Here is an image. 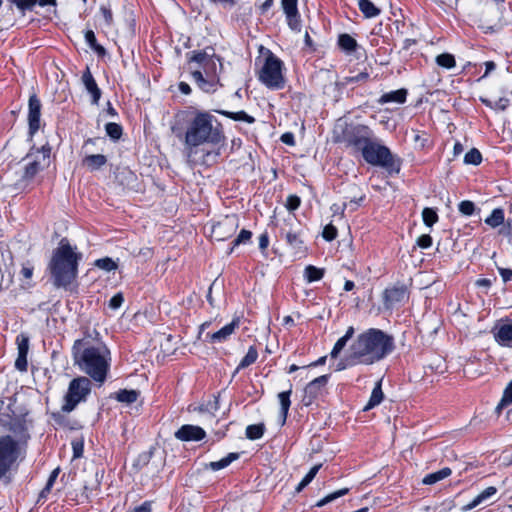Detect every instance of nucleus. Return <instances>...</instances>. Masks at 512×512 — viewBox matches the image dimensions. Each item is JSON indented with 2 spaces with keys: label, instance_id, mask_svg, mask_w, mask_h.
<instances>
[{
  "label": "nucleus",
  "instance_id": "nucleus-38",
  "mask_svg": "<svg viewBox=\"0 0 512 512\" xmlns=\"http://www.w3.org/2000/svg\"><path fill=\"white\" fill-rule=\"evenodd\" d=\"M348 492H349L348 488H342L340 490L332 492V493L328 494L327 496H325L324 498H322L321 500H319L317 502L316 506L323 507L324 505L338 499L339 497L346 495Z\"/></svg>",
  "mask_w": 512,
  "mask_h": 512
},
{
  "label": "nucleus",
  "instance_id": "nucleus-53",
  "mask_svg": "<svg viewBox=\"0 0 512 512\" xmlns=\"http://www.w3.org/2000/svg\"><path fill=\"white\" fill-rule=\"evenodd\" d=\"M124 302V297L122 293L115 294L109 301V307L113 310H116L122 306Z\"/></svg>",
  "mask_w": 512,
  "mask_h": 512
},
{
  "label": "nucleus",
  "instance_id": "nucleus-41",
  "mask_svg": "<svg viewBox=\"0 0 512 512\" xmlns=\"http://www.w3.org/2000/svg\"><path fill=\"white\" fill-rule=\"evenodd\" d=\"M320 468L321 464L314 465L298 484L296 491L300 492L303 488H305L314 479Z\"/></svg>",
  "mask_w": 512,
  "mask_h": 512
},
{
  "label": "nucleus",
  "instance_id": "nucleus-21",
  "mask_svg": "<svg viewBox=\"0 0 512 512\" xmlns=\"http://www.w3.org/2000/svg\"><path fill=\"white\" fill-rule=\"evenodd\" d=\"M355 333V329L353 326H349L345 332V334L337 340L335 343L330 356L331 358H337L340 352L345 348L347 342L353 337Z\"/></svg>",
  "mask_w": 512,
  "mask_h": 512
},
{
  "label": "nucleus",
  "instance_id": "nucleus-7",
  "mask_svg": "<svg viewBox=\"0 0 512 512\" xmlns=\"http://www.w3.org/2000/svg\"><path fill=\"white\" fill-rule=\"evenodd\" d=\"M372 136V131L365 125L339 123L334 129L335 141L345 143L357 151H362L363 147L372 139Z\"/></svg>",
  "mask_w": 512,
  "mask_h": 512
},
{
  "label": "nucleus",
  "instance_id": "nucleus-11",
  "mask_svg": "<svg viewBox=\"0 0 512 512\" xmlns=\"http://www.w3.org/2000/svg\"><path fill=\"white\" fill-rule=\"evenodd\" d=\"M361 153L364 160L373 166L386 169H391L394 166V157L390 150L386 146L373 140V138L363 147Z\"/></svg>",
  "mask_w": 512,
  "mask_h": 512
},
{
  "label": "nucleus",
  "instance_id": "nucleus-56",
  "mask_svg": "<svg viewBox=\"0 0 512 512\" xmlns=\"http://www.w3.org/2000/svg\"><path fill=\"white\" fill-rule=\"evenodd\" d=\"M59 471H60V469H59V468H56V469H54V470L51 472V474H50V476H49V478H48V481H47V483H46V486H45V488L42 490V494H44L45 492H49V491H50L51 487L53 486V484H54L55 480H56V479H57V477H58Z\"/></svg>",
  "mask_w": 512,
  "mask_h": 512
},
{
  "label": "nucleus",
  "instance_id": "nucleus-26",
  "mask_svg": "<svg viewBox=\"0 0 512 512\" xmlns=\"http://www.w3.org/2000/svg\"><path fill=\"white\" fill-rule=\"evenodd\" d=\"M384 398V394L381 387V381H378L372 390L370 399L364 407V411H368L375 406L379 405Z\"/></svg>",
  "mask_w": 512,
  "mask_h": 512
},
{
  "label": "nucleus",
  "instance_id": "nucleus-42",
  "mask_svg": "<svg viewBox=\"0 0 512 512\" xmlns=\"http://www.w3.org/2000/svg\"><path fill=\"white\" fill-rule=\"evenodd\" d=\"M324 275V271L315 266L309 265L305 268V278L308 282L320 280Z\"/></svg>",
  "mask_w": 512,
  "mask_h": 512
},
{
  "label": "nucleus",
  "instance_id": "nucleus-2",
  "mask_svg": "<svg viewBox=\"0 0 512 512\" xmlns=\"http://www.w3.org/2000/svg\"><path fill=\"white\" fill-rule=\"evenodd\" d=\"M224 140L222 124L210 112L196 111L188 122L185 145L195 148L203 144L217 145Z\"/></svg>",
  "mask_w": 512,
  "mask_h": 512
},
{
  "label": "nucleus",
  "instance_id": "nucleus-3",
  "mask_svg": "<svg viewBox=\"0 0 512 512\" xmlns=\"http://www.w3.org/2000/svg\"><path fill=\"white\" fill-rule=\"evenodd\" d=\"M74 360L81 371L93 380L103 383L109 370L110 352L104 345L86 346L82 340L73 346Z\"/></svg>",
  "mask_w": 512,
  "mask_h": 512
},
{
  "label": "nucleus",
  "instance_id": "nucleus-16",
  "mask_svg": "<svg viewBox=\"0 0 512 512\" xmlns=\"http://www.w3.org/2000/svg\"><path fill=\"white\" fill-rule=\"evenodd\" d=\"M205 431L195 425H183L176 432L175 437L180 441H200L205 437Z\"/></svg>",
  "mask_w": 512,
  "mask_h": 512
},
{
  "label": "nucleus",
  "instance_id": "nucleus-64",
  "mask_svg": "<svg viewBox=\"0 0 512 512\" xmlns=\"http://www.w3.org/2000/svg\"><path fill=\"white\" fill-rule=\"evenodd\" d=\"M132 512H151V506L149 503H143L136 507Z\"/></svg>",
  "mask_w": 512,
  "mask_h": 512
},
{
  "label": "nucleus",
  "instance_id": "nucleus-48",
  "mask_svg": "<svg viewBox=\"0 0 512 512\" xmlns=\"http://www.w3.org/2000/svg\"><path fill=\"white\" fill-rule=\"evenodd\" d=\"M106 133L114 140H117L122 135V127L117 123L106 124Z\"/></svg>",
  "mask_w": 512,
  "mask_h": 512
},
{
  "label": "nucleus",
  "instance_id": "nucleus-45",
  "mask_svg": "<svg viewBox=\"0 0 512 512\" xmlns=\"http://www.w3.org/2000/svg\"><path fill=\"white\" fill-rule=\"evenodd\" d=\"M422 218L428 227H431L438 221V215L432 208H424L422 211Z\"/></svg>",
  "mask_w": 512,
  "mask_h": 512
},
{
  "label": "nucleus",
  "instance_id": "nucleus-52",
  "mask_svg": "<svg viewBox=\"0 0 512 512\" xmlns=\"http://www.w3.org/2000/svg\"><path fill=\"white\" fill-rule=\"evenodd\" d=\"M286 240L291 246H293L295 248L299 247L302 244V240H301L299 234H297L295 232L286 233Z\"/></svg>",
  "mask_w": 512,
  "mask_h": 512
},
{
  "label": "nucleus",
  "instance_id": "nucleus-32",
  "mask_svg": "<svg viewBox=\"0 0 512 512\" xmlns=\"http://www.w3.org/2000/svg\"><path fill=\"white\" fill-rule=\"evenodd\" d=\"M139 396V392L137 390H120L116 393L115 399L119 402L131 404L134 403Z\"/></svg>",
  "mask_w": 512,
  "mask_h": 512
},
{
  "label": "nucleus",
  "instance_id": "nucleus-24",
  "mask_svg": "<svg viewBox=\"0 0 512 512\" xmlns=\"http://www.w3.org/2000/svg\"><path fill=\"white\" fill-rule=\"evenodd\" d=\"M407 91L405 89H399L396 91H391L383 94L380 99V104L395 102L398 104H402L406 101Z\"/></svg>",
  "mask_w": 512,
  "mask_h": 512
},
{
  "label": "nucleus",
  "instance_id": "nucleus-27",
  "mask_svg": "<svg viewBox=\"0 0 512 512\" xmlns=\"http://www.w3.org/2000/svg\"><path fill=\"white\" fill-rule=\"evenodd\" d=\"M451 473H452V471L450 468H448V467L442 468L439 471H436L434 473H430V474L426 475L423 478L422 483L425 485H433V484L449 477L451 475Z\"/></svg>",
  "mask_w": 512,
  "mask_h": 512
},
{
  "label": "nucleus",
  "instance_id": "nucleus-37",
  "mask_svg": "<svg viewBox=\"0 0 512 512\" xmlns=\"http://www.w3.org/2000/svg\"><path fill=\"white\" fill-rule=\"evenodd\" d=\"M265 431L264 424H253L246 428V437L250 440L260 439Z\"/></svg>",
  "mask_w": 512,
  "mask_h": 512
},
{
  "label": "nucleus",
  "instance_id": "nucleus-30",
  "mask_svg": "<svg viewBox=\"0 0 512 512\" xmlns=\"http://www.w3.org/2000/svg\"><path fill=\"white\" fill-rule=\"evenodd\" d=\"M406 295V291L404 288L400 287H393L391 289H387L385 291V300L386 303H395V302H401Z\"/></svg>",
  "mask_w": 512,
  "mask_h": 512
},
{
  "label": "nucleus",
  "instance_id": "nucleus-59",
  "mask_svg": "<svg viewBox=\"0 0 512 512\" xmlns=\"http://www.w3.org/2000/svg\"><path fill=\"white\" fill-rule=\"evenodd\" d=\"M364 196H360L359 198L351 199L349 203L343 204V210L347 209L348 207H351L352 210L356 209L360 202L363 200Z\"/></svg>",
  "mask_w": 512,
  "mask_h": 512
},
{
  "label": "nucleus",
  "instance_id": "nucleus-20",
  "mask_svg": "<svg viewBox=\"0 0 512 512\" xmlns=\"http://www.w3.org/2000/svg\"><path fill=\"white\" fill-rule=\"evenodd\" d=\"M19 10H32L36 4H39L41 7L44 6H55L56 0H10Z\"/></svg>",
  "mask_w": 512,
  "mask_h": 512
},
{
  "label": "nucleus",
  "instance_id": "nucleus-61",
  "mask_svg": "<svg viewBox=\"0 0 512 512\" xmlns=\"http://www.w3.org/2000/svg\"><path fill=\"white\" fill-rule=\"evenodd\" d=\"M498 271L505 283L512 279V270L511 269H505V268L498 267Z\"/></svg>",
  "mask_w": 512,
  "mask_h": 512
},
{
  "label": "nucleus",
  "instance_id": "nucleus-47",
  "mask_svg": "<svg viewBox=\"0 0 512 512\" xmlns=\"http://www.w3.org/2000/svg\"><path fill=\"white\" fill-rule=\"evenodd\" d=\"M85 40L92 49L98 53H104V48L97 44L95 34L92 30H87L85 32Z\"/></svg>",
  "mask_w": 512,
  "mask_h": 512
},
{
  "label": "nucleus",
  "instance_id": "nucleus-12",
  "mask_svg": "<svg viewBox=\"0 0 512 512\" xmlns=\"http://www.w3.org/2000/svg\"><path fill=\"white\" fill-rule=\"evenodd\" d=\"M239 227L236 215H227L212 226L211 237L216 241H224L232 237Z\"/></svg>",
  "mask_w": 512,
  "mask_h": 512
},
{
  "label": "nucleus",
  "instance_id": "nucleus-57",
  "mask_svg": "<svg viewBox=\"0 0 512 512\" xmlns=\"http://www.w3.org/2000/svg\"><path fill=\"white\" fill-rule=\"evenodd\" d=\"M417 245L422 249H427L432 245V238L428 234L421 235L417 239Z\"/></svg>",
  "mask_w": 512,
  "mask_h": 512
},
{
  "label": "nucleus",
  "instance_id": "nucleus-10",
  "mask_svg": "<svg viewBox=\"0 0 512 512\" xmlns=\"http://www.w3.org/2000/svg\"><path fill=\"white\" fill-rule=\"evenodd\" d=\"M51 148L43 145L41 148H32L23 159V175L26 181L33 179L40 171L50 164Z\"/></svg>",
  "mask_w": 512,
  "mask_h": 512
},
{
  "label": "nucleus",
  "instance_id": "nucleus-39",
  "mask_svg": "<svg viewBox=\"0 0 512 512\" xmlns=\"http://www.w3.org/2000/svg\"><path fill=\"white\" fill-rule=\"evenodd\" d=\"M436 63L443 68L451 69L455 67V58L452 54L442 53L436 57Z\"/></svg>",
  "mask_w": 512,
  "mask_h": 512
},
{
  "label": "nucleus",
  "instance_id": "nucleus-18",
  "mask_svg": "<svg viewBox=\"0 0 512 512\" xmlns=\"http://www.w3.org/2000/svg\"><path fill=\"white\" fill-rule=\"evenodd\" d=\"M239 327V319H234L229 324L222 327L220 330L214 333H207L206 338L211 343H222L225 342Z\"/></svg>",
  "mask_w": 512,
  "mask_h": 512
},
{
  "label": "nucleus",
  "instance_id": "nucleus-43",
  "mask_svg": "<svg viewBox=\"0 0 512 512\" xmlns=\"http://www.w3.org/2000/svg\"><path fill=\"white\" fill-rule=\"evenodd\" d=\"M482 161V155L478 149L472 148L469 150L464 157L465 164L478 165Z\"/></svg>",
  "mask_w": 512,
  "mask_h": 512
},
{
  "label": "nucleus",
  "instance_id": "nucleus-50",
  "mask_svg": "<svg viewBox=\"0 0 512 512\" xmlns=\"http://www.w3.org/2000/svg\"><path fill=\"white\" fill-rule=\"evenodd\" d=\"M474 210H475V205L471 201L464 200V201L460 202V204H459V211L463 215L470 216L473 214Z\"/></svg>",
  "mask_w": 512,
  "mask_h": 512
},
{
  "label": "nucleus",
  "instance_id": "nucleus-8",
  "mask_svg": "<svg viewBox=\"0 0 512 512\" xmlns=\"http://www.w3.org/2000/svg\"><path fill=\"white\" fill-rule=\"evenodd\" d=\"M282 69L283 62L273 53H269L259 71V81L272 90L284 88L285 78Z\"/></svg>",
  "mask_w": 512,
  "mask_h": 512
},
{
  "label": "nucleus",
  "instance_id": "nucleus-51",
  "mask_svg": "<svg viewBox=\"0 0 512 512\" xmlns=\"http://www.w3.org/2000/svg\"><path fill=\"white\" fill-rule=\"evenodd\" d=\"M298 0H281V6L285 13L298 11Z\"/></svg>",
  "mask_w": 512,
  "mask_h": 512
},
{
  "label": "nucleus",
  "instance_id": "nucleus-9",
  "mask_svg": "<svg viewBox=\"0 0 512 512\" xmlns=\"http://www.w3.org/2000/svg\"><path fill=\"white\" fill-rule=\"evenodd\" d=\"M91 392V381L84 376L74 378L68 386L64 396V403L61 407L65 413L72 412L79 403L86 401Z\"/></svg>",
  "mask_w": 512,
  "mask_h": 512
},
{
  "label": "nucleus",
  "instance_id": "nucleus-58",
  "mask_svg": "<svg viewBox=\"0 0 512 512\" xmlns=\"http://www.w3.org/2000/svg\"><path fill=\"white\" fill-rule=\"evenodd\" d=\"M508 103H509V100L507 98L501 97L493 103V109L504 111L507 108Z\"/></svg>",
  "mask_w": 512,
  "mask_h": 512
},
{
  "label": "nucleus",
  "instance_id": "nucleus-33",
  "mask_svg": "<svg viewBox=\"0 0 512 512\" xmlns=\"http://www.w3.org/2000/svg\"><path fill=\"white\" fill-rule=\"evenodd\" d=\"M257 358H258L257 349L254 346H250L246 355L240 361L236 371H239L240 369H244V368L250 366L257 360Z\"/></svg>",
  "mask_w": 512,
  "mask_h": 512
},
{
  "label": "nucleus",
  "instance_id": "nucleus-29",
  "mask_svg": "<svg viewBox=\"0 0 512 512\" xmlns=\"http://www.w3.org/2000/svg\"><path fill=\"white\" fill-rule=\"evenodd\" d=\"M239 458L238 453H229L224 458L218 460V461H212L208 464V467L213 471H218L221 469L226 468L229 466L233 461L237 460Z\"/></svg>",
  "mask_w": 512,
  "mask_h": 512
},
{
  "label": "nucleus",
  "instance_id": "nucleus-5",
  "mask_svg": "<svg viewBox=\"0 0 512 512\" xmlns=\"http://www.w3.org/2000/svg\"><path fill=\"white\" fill-rule=\"evenodd\" d=\"M81 257L82 255L76 253L68 241L65 239L61 240L49 264L56 287H67L75 280Z\"/></svg>",
  "mask_w": 512,
  "mask_h": 512
},
{
  "label": "nucleus",
  "instance_id": "nucleus-55",
  "mask_svg": "<svg viewBox=\"0 0 512 512\" xmlns=\"http://www.w3.org/2000/svg\"><path fill=\"white\" fill-rule=\"evenodd\" d=\"M100 12L102 14V17H103V20H104V24L106 26H110L113 22V16H112V12L111 10L106 7V6H101L100 7Z\"/></svg>",
  "mask_w": 512,
  "mask_h": 512
},
{
  "label": "nucleus",
  "instance_id": "nucleus-62",
  "mask_svg": "<svg viewBox=\"0 0 512 512\" xmlns=\"http://www.w3.org/2000/svg\"><path fill=\"white\" fill-rule=\"evenodd\" d=\"M268 244H269L268 235L266 233H264L259 237V247H260V249L264 250L268 247Z\"/></svg>",
  "mask_w": 512,
  "mask_h": 512
},
{
  "label": "nucleus",
  "instance_id": "nucleus-46",
  "mask_svg": "<svg viewBox=\"0 0 512 512\" xmlns=\"http://www.w3.org/2000/svg\"><path fill=\"white\" fill-rule=\"evenodd\" d=\"M252 237V233L249 230L242 229L239 233V235L234 239L233 246L230 249L229 253L233 251V248L240 245V244H246L250 241Z\"/></svg>",
  "mask_w": 512,
  "mask_h": 512
},
{
  "label": "nucleus",
  "instance_id": "nucleus-36",
  "mask_svg": "<svg viewBox=\"0 0 512 512\" xmlns=\"http://www.w3.org/2000/svg\"><path fill=\"white\" fill-rule=\"evenodd\" d=\"M512 403V380L506 386L502 398L496 406V412L499 414L501 410Z\"/></svg>",
  "mask_w": 512,
  "mask_h": 512
},
{
  "label": "nucleus",
  "instance_id": "nucleus-14",
  "mask_svg": "<svg viewBox=\"0 0 512 512\" xmlns=\"http://www.w3.org/2000/svg\"><path fill=\"white\" fill-rule=\"evenodd\" d=\"M28 123L29 134L34 135L40 128L41 102L34 94L29 98Z\"/></svg>",
  "mask_w": 512,
  "mask_h": 512
},
{
  "label": "nucleus",
  "instance_id": "nucleus-23",
  "mask_svg": "<svg viewBox=\"0 0 512 512\" xmlns=\"http://www.w3.org/2000/svg\"><path fill=\"white\" fill-rule=\"evenodd\" d=\"M107 162V158L102 154H91L86 155L83 159V165L89 170L95 171L104 166Z\"/></svg>",
  "mask_w": 512,
  "mask_h": 512
},
{
  "label": "nucleus",
  "instance_id": "nucleus-13",
  "mask_svg": "<svg viewBox=\"0 0 512 512\" xmlns=\"http://www.w3.org/2000/svg\"><path fill=\"white\" fill-rule=\"evenodd\" d=\"M327 382V375L319 376L312 380L311 382H309L304 389V395L302 398L303 404L305 406L311 405L314 402V400L321 394Z\"/></svg>",
  "mask_w": 512,
  "mask_h": 512
},
{
  "label": "nucleus",
  "instance_id": "nucleus-40",
  "mask_svg": "<svg viewBox=\"0 0 512 512\" xmlns=\"http://www.w3.org/2000/svg\"><path fill=\"white\" fill-rule=\"evenodd\" d=\"M285 15H286L287 24H288L289 28L293 31L300 32L301 20H300L299 12L298 11L289 12V13H285Z\"/></svg>",
  "mask_w": 512,
  "mask_h": 512
},
{
  "label": "nucleus",
  "instance_id": "nucleus-49",
  "mask_svg": "<svg viewBox=\"0 0 512 512\" xmlns=\"http://www.w3.org/2000/svg\"><path fill=\"white\" fill-rule=\"evenodd\" d=\"M337 234V228L332 224L326 225L322 232V236L326 241L334 240L337 237Z\"/></svg>",
  "mask_w": 512,
  "mask_h": 512
},
{
  "label": "nucleus",
  "instance_id": "nucleus-19",
  "mask_svg": "<svg viewBox=\"0 0 512 512\" xmlns=\"http://www.w3.org/2000/svg\"><path fill=\"white\" fill-rule=\"evenodd\" d=\"M82 83L85 86L87 92L91 95L92 103L98 104L101 97V90L99 89L89 68H87L82 75Z\"/></svg>",
  "mask_w": 512,
  "mask_h": 512
},
{
  "label": "nucleus",
  "instance_id": "nucleus-44",
  "mask_svg": "<svg viewBox=\"0 0 512 512\" xmlns=\"http://www.w3.org/2000/svg\"><path fill=\"white\" fill-rule=\"evenodd\" d=\"M95 266L107 272H110L117 268V264L109 257L96 260Z\"/></svg>",
  "mask_w": 512,
  "mask_h": 512
},
{
  "label": "nucleus",
  "instance_id": "nucleus-54",
  "mask_svg": "<svg viewBox=\"0 0 512 512\" xmlns=\"http://www.w3.org/2000/svg\"><path fill=\"white\" fill-rule=\"evenodd\" d=\"M300 198L296 195H290L287 198L286 207L290 211L296 210L300 206Z\"/></svg>",
  "mask_w": 512,
  "mask_h": 512
},
{
  "label": "nucleus",
  "instance_id": "nucleus-6",
  "mask_svg": "<svg viewBox=\"0 0 512 512\" xmlns=\"http://www.w3.org/2000/svg\"><path fill=\"white\" fill-rule=\"evenodd\" d=\"M25 442L12 435L0 436V480L4 478L25 455Z\"/></svg>",
  "mask_w": 512,
  "mask_h": 512
},
{
  "label": "nucleus",
  "instance_id": "nucleus-60",
  "mask_svg": "<svg viewBox=\"0 0 512 512\" xmlns=\"http://www.w3.org/2000/svg\"><path fill=\"white\" fill-rule=\"evenodd\" d=\"M73 456L74 458H79L82 456L83 453V443L81 442H73Z\"/></svg>",
  "mask_w": 512,
  "mask_h": 512
},
{
  "label": "nucleus",
  "instance_id": "nucleus-1",
  "mask_svg": "<svg viewBox=\"0 0 512 512\" xmlns=\"http://www.w3.org/2000/svg\"><path fill=\"white\" fill-rule=\"evenodd\" d=\"M394 348L393 337L384 331L370 328L360 333L349 348L346 362H340L337 370L362 364L372 365L384 359Z\"/></svg>",
  "mask_w": 512,
  "mask_h": 512
},
{
  "label": "nucleus",
  "instance_id": "nucleus-25",
  "mask_svg": "<svg viewBox=\"0 0 512 512\" xmlns=\"http://www.w3.org/2000/svg\"><path fill=\"white\" fill-rule=\"evenodd\" d=\"M292 390L280 392L278 394V400L280 403V416H281V424L283 425L286 422L288 411L291 405L290 396Z\"/></svg>",
  "mask_w": 512,
  "mask_h": 512
},
{
  "label": "nucleus",
  "instance_id": "nucleus-28",
  "mask_svg": "<svg viewBox=\"0 0 512 512\" xmlns=\"http://www.w3.org/2000/svg\"><path fill=\"white\" fill-rule=\"evenodd\" d=\"M358 7L366 18H373L380 14V9L370 0H358Z\"/></svg>",
  "mask_w": 512,
  "mask_h": 512
},
{
  "label": "nucleus",
  "instance_id": "nucleus-22",
  "mask_svg": "<svg viewBox=\"0 0 512 512\" xmlns=\"http://www.w3.org/2000/svg\"><path fill=\"white\" fill-rule=\"evenodd\" d=\"M497 492V489L493 486L487 487L480 494H478L470 503L464 506L463 510L468 511L474 509L488 498L493 496Z\"/></svg>",
  "mask_w": 512,
  "mask_h": 512
},
{
  "label": "nucleus",
  "instance_id": "nucleus-31",
  "mask_svg": "<svg viewBox=\"0 0 512 512\" xmlns=\"http://www.w3.org/2000/svg\"><path fill=\"white\" fill-rule=\"evenodd\" d=\"M504 210L496 208L492 211L491 215L485 219V223L492 228H496L504 223Z\"/></svg>",
  "mask_w": 512,
  "mask_h": 512
},
{
  "label": "nucleus",
  "instance_id": "nucleus-15",
  "mask_svg": "<svg viewBox=\"0 0 512 512\" xmlns=\"http://www.w3.org/2000/svg\"><path fill=\"white\" fill-rule=\"evenodd\" d=\"M16 344L18 355L15 361V367L21 372L27 370L28 362H27V354L29 351V337L25 334H19L16 337Z\"/></svg>",
  "mask_w": 512,
  "mask_h": 512
},
{
  "label": "nucleus",
  "instance_id": "nucleus-35",
  "mask_svg": "<svg viewBox=\"0 0 512 512\" xmlns=\"http://www.w3.org/2000/svg\"><path fill=\"white\" fill-rule=\"evenodd\" d=\"M216 112H218L222 115H225V116H227L233 120H236V121H244L249 124H251L255 121V119L252 116L248 115L244 111L228 112V111L217 110Z\"/></svg>",
  "mask_w": 512,
  "mask_h": 512
},
{
  "label": "nucleus",
  "instance_id": "nucleus-63",
  "mask_svg": "<svg viewBox=\"0 0 512 512\" xmlns=\"http://www.w3.org/2000/svg\"><path fill=\"white\" fill-rule=\"evenodd\" d=\"M281 141L287 145L294 144V136L292 133H285L281 136Z\"/></svg>",
  "mask_w": 512,
  "mask_h": 512
},
{
  "label": "nucleus",
  "instance_id": "nucleus-17",
  "mask_svg": "<svg viewBox=\"0 0 512 512\" xmlns=\"http://www.w3.org/2000/svg\"><path fill=\"white\" fill-rule=\"evenodd\" d=\"M495 341L504 347H512V320L499 324L492 330Z\"/></svg>",
  "mask_w": 512,
  "mask_h": 512
},
{
  "label": "nucleus",
  "instance_id": "nucleus-34",
  "mask_svg": "<svg viewBox=\"0 0 512 512\" xmlns=\"http://www.w3.org/2000/svg\"><path fill=\"white\" fill-rule=\"evenodd\" d=\"M338 44L339 46L347 51V52H353L355 51L356 47H357V42L356 40L350 36L349 34H341L338 38Z\"/></svg>",
  "mask_w": 512,
  "mask_h": 512
},
{
  "label": "nucleus",
  "instance_id": "nucleus-4",
  "mask_svg": "<svg viewBox=\"0 0 512 512\" xmlns=\"http://www.w3.org/2000/svg\"><path fill=\"white\" fill-rule=\"evenodd\" d=\"M190 63L198 65L191 70L193 80L204 92H214L219 85V73L223 70V64L212 47L201 51H193L189 58Z\"/></svg>",
  "mask_w": 512,
  "mask_h": 512
}]
</instances>
